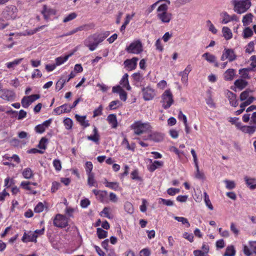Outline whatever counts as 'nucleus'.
<instances>
[{
  "label": "nucleus",
  "mask_w": 256,
  "mask_h": 256,
  "mask_svg": "<svg viewBox=\"0 0 256 256\" xmlns=\"http://www.w3.org/2000/svg\"><path fill=\"white\" fill-rule=\"evenodd\" d=\"M226 96L228 98L230 104L234 107H236L238 105V102L236 100V95L230 90H227L226 92Z\"/></svg>",
  "instance_id": "16"
},
{
  "label": "nucleus",
  "mask_w": 256,
  "mask_h": 256,
  "mask_svg": "<svg viewBox=\"0 0 256 256\" xmlns=\"http://www.w3.org/2000/svg\"><path fill=\"white\" fill-rule=\"evenodd\" d=\"M64 124L67 130H70L72 126V120L70 118H66L64 120Z\"/></svg>",
  "instance_id": "47"
},
{
  "label": "nucleus",
  "mask_w": 256,
  "mask_h": 256,
  "mask_svg": "<svg viewBox=\"0 0 256 256\" xmlns=\"http://www.w3.org/2000/svg\"><path fill=\"white\" fill-rule=\"evenodd\" d=\"M90 28H90V24H84V25L80 26L78 27H77V28L73 29L72 30H70V32L72 35V34H74L75 33L78 32V31H82V30H87L90 29Z\"/></svg>",
  "instance_id": "33"
},
{
  "label": "nucleus",
  "mask_w": 256,
  "mask_h": 256,
  "mask_svg": "<svg viewBox=\"0 0 256 256\" xmlns=\"http://www.w3.org/2000/svg\"><path fill=\"white\" fill-rule=\"evenodd\" d=\"M248 68H242L239 70V74L241 75V76L243 78H248L249 79L250 77L248 76Z\"/></svg>",
  "instance_id": "45"
},
{
  "label": "nucleus",
  "mask_w": 256,
  "mask_h": 256,
  "mask_svg": "<svg viewBox=\"0 0 256 256\" xmlns=\"http://www.w3.org/2000/svg\"><path fill=\"white\" fill-rule=\"evenodd\" d=\"M149 160L152 164L148 166V168L150 172H154L156 169L162 167L164 165V162L162 161L154 160L152 162L151 159H150Z\"/></svg>",
  "instance_id": "18"
},
{
  "label": "nucleus",
  "mask_w": 256,
  "mask_h": 256,
  "mask_svg": "<svg viewBox=\"0 0 256 256\" xmlns=\"http://www.w3.org/2000/svg\"><path fill=\"white\" fill-rule=\"evenodd\" d=\"M143 98L145 100H152L155 96L154 90L150 86L144 88L142 89Z\"/></svg>",
  "instance_id": "11"
},
{
  "label": "nucleus",
  "mask_w": 256,
  "mask_h": 256,
  "mask_svg": "<svg viewBox=\"0 0 256 256\" xmlns=\"http://www.w3.org/2000/svg\"><path fill=\"white\" fill-rule=\"evenodd\" d=\"M128 53L139 54L143 50L142 44L140 40H136L132 42L126 48Z\"/></svg>",
  "instance_id": "5"
},
{
  "label": "nucleus",
  "mask_w": 256,
  "mask_h": 256,
  "mask_svg": "<svg viewBox=\"0 0 256 256\" xmlns=\"http://www.w3.org/2000/svg\"><path fill=\"white\" fill-rule=\"evenodd\" d=\"M192 66L190 64L188 65L186 68H185V70L182 71L180 72L179 73V76H182V82L186 84L188 83V75L190 72L192 70Z\"/></svg>",
  "instance_id": "17"
},
{
  "label": "nucleus",
  "mask_w": 256,
  "mask_h": 256,
  "mask_svg": "<svg viewBox=\"0 0 256 256\" xmlns=\"http://www.w3.org/2000/svg\"><path fill=\"white\" fill-rule=\"evenodd\" d=\"M174 218L176 220H177L179 222H181L182 224H186L188 228L190 226V224L189 222H188V220L184 217H179V216H176L174 217Z\"/></svg>",
  "instance_id": "55"
},
{
  "label": "nucleus",
  "mask_w": 256,
  "mask_h": 256,
  "mask_svg": "<svg viewBox=\"0 0 256 256\" xmlns=\"http://www.w3.org/2000/svg\"><path fill=\"white\" fill-rule=\"evenodd\" d=\"M224 182L226 184V188L228 190H232L236 186L235 183L234 181L225 180Z\"/></svg>",
  "instance_id": "57"
},
{
  "label": "nucleus",
  "mask_w": 256,
  "mask_h": 256,
  "mask_svg": "<svg viewBox=\"0 0 256 256\" xmlns=\"http://www.w3.org/2000/svg\"><path fill=\"white\" fill-rule=\"evenodd\" d=\"M72 55V54H70L66 55L64 56H60L57 58L56 59V66L61 65L62 64H64V62H66L68 58Z\"/></svg>",
  "instance_id": "35"
},
{
  "label": "nucleus",
  "mask_w": 256,
  "mask_h": 256,
  "mask_svg": "<svg viewBox=\"0 0 256 256\" xmlns=\"http://www.w3.org/2000/svg\"><path fill=\"white\" fill-rule=\"evenodd\" d=\"M195 165L196 168V172H195V178L199 180H204L205 178L204 174V172L200 170L198 164H196Z\"/></svg>",
  "instance_id": "39"
},
{
  "label": "nucleus",
  "mask_w": 256,
  "mask_h": 256,
  "mask_svg": "<svg viewBox=\"0 0 256 256\" xmlns=\"http://www.w3.org/2000/svg\"><path fill=\"white\" fill-rule=\"evenodd\" d=\"M231 3L234 6V12L240 14L246 12L252 5L250 0H232Z\"/></svg>",
  "instance_id": "2"
},
{
  "label": "nucleus",
  "mask_w": 256,
  "mask_h": 256,
  "mask_svg": "<svg viewBox=\"0 0 256 256\" xmlns=\"http://www.w3.org/2000/svg\"><path fill=\"white\" fill-rule=\"evenodd\" d=\"M88 184L90 186L98 187V184L94 179V174H88Z\"/></svg>",
  "instance_id": "29"
},
{
  "label": "nucleus",
  "mask_w": 256,
  "mask_h": 256,
  "mask_svg": "<svg viewBox=\"0 0 256 256\" xmlns=\"http://www.w3.org/2000/svg\"><path fill=\"white\" fill-rule=\"evenodd\" d=\"M128 76V74H125L120 80V84L124 88H126L127 90H129L131 89V87L129 84Z\"/></svg>",
  "instance_id": "27"
},
{
  "label": "nucleus",
  "mask_w": 256,
  "mask_h": 256,
  "mask_svg": "<svg viewBox=\"0 0 256 256\" xmlns=\"http://www.w3.org/2000/svg\"><path fill=\"white\" fill-rule=\"evenodd\" d=\"M162 103L164 109L168 108L174 103L173 96L170 90L164 91L162 96Z\"/></svg>",
  "instance_id": "4"
},
{
  "label": "nucleus",
  "mask_w": 256,
  "mask_h": 256,
  "mask_svg": "<svg viewBox=\"0 0 256 256\" xmlns=\"http://www.w3.org/2000/svg\"><path fill=\"white\" fill-rule=\"evenodd\" d=\"M67 82L64 79V78H60L56 82V90L57 91L60 90L62 88L64 87V84Z\"/></svg>",
  "instance_id": "43"
},
{
  "label": "nucleus",
  "mask_w": 256,
  "mask_h": 256,
  "mask_svg": "<svg viewBox=\"0 0 256 256\" xmlns=\"http://www.w3.org/2000/svg\"><path fill=\"white\" fill-rule=\"evenodd\" d=\"M18 8L14 6H6L2 12L4 17L7 20L14 19L17 16Z\"/></svg>",
  "instance_id": "7"
},
{
  "label": "nucleus",
  "mask_w": 256,
  "mask_h": 256,
  "mask_svg": "<svg viewBox=\"0 0 256 256\" xmlns=\"http://www.w3.org/2000/svg\"><path fill=\"white\" fill-rule=\"evenodd\" d=\"M84 44L90 51H94L98 46L96 41L92 35L88 36L84 41Z\"/></svg>",
  "instance_id": "13"
},
{
  "label": "nucleus",
  "mask_w": 256,
  "mask_h": 256,
  "mask_svg": "<svg viewBox=\"0 0 256 256\" xmlns=\"http://www.w3.org/2000/svg\"><path fill=\"white\" fill-rule=\"evenodd\" d=\"M77 16V14L75 12H72L68 15L66 16L64 18L63 20L64 22H67L70 20H72L76 18Z\"/></svg>",
  "instance_id": "50"
},
{
  "label": "nucleus",
  "mask_w": 256,
  "mask_h": 256,
  "mask_svg": "<svg viewBox=\"0 0 256 256\" xmlns=\"http://www.w3.org/2000/svg\"><path fill=\"white\" fill-rule=\"evenodd\" d=\"M48 139L45 138H42L39 142L38 148L40 149L45 150L46 148V143Z\"/></svg>",
  "instance_id": "49"
},
{
  "label": "nucleus",
  "mask_w": 256,
  "mask_h": 256,
  "mask_svg": "<svg viewBox=\"0 0 256 256\" xmlns=\"http://www.w3.org/2000/svg\"><path fill=\"white\" fill-rule=\"evenodd\" d=\"M93 168V164L91 162H87L85 164V169L87 174H93L92 171Z\"/></svg>",
  "instance_id": "46"
},
{
  "label": "nucleus",
  "mask_w": 256,
  "mask_h": 256,
  "mask_svg": "<svg viewBox=\"0 0 256 256\" xmlns=\"http://www.w3.org/2000/svg\"><path fill=\"white\" fill-rule=\"evenodd\" d=\"M204 200L206 206L208 207V208L210 210H212L214 209V207L211 203V202L209 198L208 195L207 194L206 192L204 193Z\"/></svg>",
  "instance_id": "44"
},
{
  "label": "nucleus",
  "mask_w": 256,
  "mask_h": 256,
  "mask_svg": "<svg viewBox=\"0 0 256 256\" xmlns=\"http://www.w3.org/2000/svg\"><path fill=\"white\" fill-rule=\"evenodd\" d=\"M220 22L222 24H226L232 22H239V18L235 14L230 15L228 12L223 11L220 13Z\"/></svg>",
  "instance_id": "6"
},
{
  "label": "nucleus",
  "mask_w": 256,
  "mask_h": 256,
  "mask_svg": "<svg viewBox=\"0 0 256 256\" xmlns=\"http://www.w3.org/2000/svg\"><path fill=\"white\" fill-rule=\"evenodd\" d=\"M256 129V126H244L242 128V132L248 134H252L255 132Z\"/></svg>",
  "instance_id": "40"
},
{
  "label": "nucleus",
  "mask_w": 256,
  "mask_h": 256,
  "mask_svg": "<svg viewBox=\"0 0 256 256\" xmlns=\"http://www.w3.org/2000/svg\"><path fill=\"white\" fill-rule=\"evenodd\" d=\"M22 58L14 60L12 62H7L6 66L8 68H14L22 62Z\"/></svg>",
  "instance_id": "41"
},
{
  "label": "nucleus",
  "mask_w": 256,
  "mask_h": 256,
  "mask_svg": "<svg viewBox=\"0 0 256 256\" xmlns=\"http://www.w3.org/2000/svg\"><path fill=\"white\" fill-rule=\"evenodd\" d=\"M44 209V205L41 202H39L34 208L35 212L40 213L42 212Z\"/></svg>",
  "instance_id": "58"
},
{
  "label": "nucleus",
  "mask_w": 256,
  "mask_h": 256,
  "mask_svg": "<svg viewBox=\"0 0 256 256\" xmlns=\"http://www.w3.org/2000/svg\"><path fill=\"white\" fill-rule=\"evenodd\" d=\"M206 24L208 27V30L210 31L214 34H216L218 30L216 28H215L214 25L212 23L210 20H208L206 21Z\"/></svg>",
  "instance_id": "53"
},
{
  "label": "nucleus",
  "mask_w": 256,
  "mask_h": 256,
  "mask_svg": "<svg viewBox=\"0 0 256 256\" xmlns=\"http://www.w3.org/2000/svg\"><path fill=\"white\" fill-rule=\"evenodd\" d=\"M108 124L111 125V127L116 128L118 126V122L116 115L114 114H109L106 118Z\"/></svg>",
  "instance_id": "23"
},
{
  "label": "nucleus",
  "mask_w": 256,
  "mask_h": 256,
  "mask_svg": "<svg viewBox=\"0 0 256 256\" xmlns=\"http://www.w3.org/2000/svg\"><path fill=\"white\" fill-rule=\"evenodd\" d=\"M124 208L129 214H132L134 212V208L132 204L129 202H127L124 204Z\"/></svg>",
  "instance_id": "59"
},
{
  "label": "nucleus",
  "mask_w": 256,
  "mask_h": 256,
  "mask_svg": "<svg viewBox=\"0 0 256 256\" xmlns=\"http://www.w3.org/2000/svg\"><path fill=\"white\" fill-rule=\"evenodd\" d=\"M132 130L136 135H140L151 130L152 127L148 122H143L141 120L135 121L130 126Z\"/></svg>",
  "instance_id": "3"
},
{
  "label": "nucleus",
  "mask_w": 256,
  "mask_h": 256,
  "mask_svg": "<svg viewBox=\"0 0 256 256\" xmlns=\"http://www.w3.org/2000/svg\"><path fill=\"white\" fill-rule=\"evenodd\" d=\"M252 91L248 89L242 92L240 95V100L243 101L247 99L248 98L250 93Z\"/></svg>",
  "instance_id": "51"
},
{
  "label": "nucleus",
  "mask_w": 256,
  "mask_h": 256,
  "mask_svg": "<svg viewBox=\"0 0 256 256\" xmlns=\"http://www.w3.org/2000/svg\"><path fill=\"white\" fill-rule=\"evenodd\" d=\"M104 183L106 187L112 190H117L119 188V184L117 182H108L106 179H105Z\"/></svg>",
  "instance_id": "28"
},
{
  "label": "nucleus",
  "mask_w": 256,
  "mask_h": 256,
  "mask_svg": "<svg viewBox=\"0 0 256 256\" xmlns=\"http://www.w3.org/2000/svg\"><path fill=\"white\" fill-rule=\"evenodd\" d=\"M164 135L158 132H154L149 135V139L155 142H160L162 140Z\"/></svg>",
  "instance_id": "22"
},
{
  "label": "nucleus",
  "mask_w": 256,
  "mask_h": 256,
  "mask_svg": "<svg viewBox=\"0 0 256 256\" xmlns=\"http://www.w3.org/2000/svg\"><path fill=\"white\" fill-rule=\"evenodd\" d=\"M76 120L80 124V125L84 128L88 127L90 126L88 121L86 120V116H80L78 114L75 115Z\"/></svg>",
  "instance_id": "24"
},
{
  "label": "nucleus",
  "mask_w": 256,
  "mask_h": 256,
  "mask_svg": "<svg viewBox=\"0 0 256 256\" xmlns=\"http://www.w3.org/2000/svg\"><path fill=\"white\" fill-rule=\"evenodd\" d=\"M90 28H90V24H84V25L80 26L78 27H77V28L73 29L72 30H70V32L72 35V34H74L75 33L78 32V31H82V30H87L90 29Z\"/></svg>",
  "instance_id": "32"
},
{
  "label": "nucleus",
  "mask_w": 256,
  "mask_h": 256,
  "mask_svg": "<svg viewBox=\"0 0 256 256\" xmlns=\"http://www.w3.org/2000/svg\"><path fill=\"white\" fill-rule=\"evenodd\" d=\"M223 36L226 40L231 39L232 37V34L230 29L228 26H224L222 28Z\"/></svg>",
  "instance_id": "26"
},
{
  "label": "nucleus",
  "mask_w": 256,
  "mask_h": 256,
  "mask_svg": "<svg viewBox=\"0 0 256 256\" xmlns=\"http://www.w3.org/2000/svg\"><path fill=\"white\" fill-rule=\"evenodd\" d=\"M54 225L58 228H65L68 225V219L64 216L57 214L53 221Z\"/></svg>",
  "instance_id": "8"
},
{
  "label": "nucleus",
  "mask_w": 256,
  "mask_h": 256,
  "mask_svg": "<svg viewBox=\"0 0 256 256\" xmlns=\"http://www.w3.org/2000/svg\"><path fill=\"white\" fill-rule=\"evenodd\" d=\"M234 85L238 88L242 90L248 85V82L243 79H238L234 82Z\"/></svg>",
  "instance_id": "30"
},
{
  "label": "nucleus",
  "mask_w": 256,
  "mask_h": 256,
  "mask_svg": "<svg viewBox=\"0 0 256 256\" xmlns=\"http://www.w3.org/2000/svg\"><path fill=\"white\" fill-rule=\"evenodd\" d=\"M93 134V135L88 136L87 139L94 142L96 144H98L100 141V135L98 133V130L95 126H94Z\"/></svg>",
  "instance_id": "21"
},
{
  "label": "nucleus",
  "mask_w": 256,
  "mask_h": 256,
  "mask_svg": "<svg viewBox=\"0 0 256 256\" xmlns=\"http://www.w3.org/2000/svg\"><path fill=\"white\" fill-rule=\"evenodd\" d=\"M164 0H158L155 3L152 4L147 10L148 13L150 14L152 12L156 7L158 6L160 4H164L162 2Z\"/></svg>",
  "instance_id": "52"
},
{
  "label": "nucleus",
  "mask_w": 256,
  "mask_h": 256,
  "mask_svg": "<svg viewBox=\"0 0 256 256\" xmlns=\"http://www.w3.org/2000/svg\"><path fill=\"white\" fill-rule=\"evenodd\" d=\"M244 180L246 184L250 186L251 189L256 188V182L254 179L248 178L247 176L244 178Z\"/></svg>",
  "instance_id": "38"
},
{
  "label": "nucleus",
  "mask_w": 256,
  "mask_h": 256,
  "mask_svg": "<svg viewBox=\"0 0 256 256\" xmlns=\"http://www.w3.org/2000/svg\"><path fill=\"white\" fill-rule=\"evenodd\" d=\"M168 4H160L158 7L156 13L157 18L162 24H168L172 20V14L168 11L170 2L166 0Z\"/></svg>",
  "instance_id": "1"
},
{
  "label": "nucleus",
  "mask_w": 256,
  "mask_h": 256,
  "mask_svg": "<svg viewBox=\"0 0 256 256\" xmlns=\"http://www.w3.org/2000/svg\"><path fill=\"white\" fill-rule=\"evenodd\" d=\"M236 75V70L233 68L227 70L224 74V78L226 81L232 80Z\"/></svg>",
  "instance_id": "20"
},
{
  "label": "nucleus",
  "mask_w": 256,
  "mask_h": 256,
  "mask_svg": "<svg viewBox=\"0 0 256 256\" xmlns=\"http://www.w3.org/2000/svg\"><path fill=\"white\" fill-rule=\"evenodd\" d=\"M53 166L56 171H60L62 169V164L59 160L55 159L53 160Z\"/></svg>",
  "instance_id": "54"
},
{
  "label": "nucleus",
  "mask_w": 256,
  "mask_h": 256,
  "mask_svg": "<svg viewBox=\"0 0 256 256\" xmlns=\"http://www.w3.org/2000/svg\"><path fill=\"white\" fill-rule=\"evenodd\" d=\"M22 174L26 179H30L34 176L33 172L30 168H24L22 171Z\"/></svg>",
  "instance_id": "31"
},
{
  "label": "nucleus",
  "mask_w": 256,
  "mask_h": 256,
  "mask_svg": "<svg viewBox=\"0 0 256 256\" xmlns=\"http://www.w3.org/2000/svg\"><path fill=\"white\" fill-rule=\"evenodd\" d=\"M236 58V56L232 49L224 48L220 58V60L224 61L227 59L229 62H231L234 60Z\"/></svg>",
  "instance_id": "9"
},
{
  "label": "nucleus",
  "mask_w": 256,
  "mask_h": 256,
  "mask_svg": "<svg viewBox=\"0 0 256 256\" xmlns=\"http://www.w3.org/2000/svg\"><path fill=\"white\" fill-rule=\"evenodd\" d=\"M110 208L108 207H105L104 208L103 210L100 212V216L106 217L108 218H111L112 217L110 216L109 213Z\"/></svg>",
  "instance_id": "60"
},
{
  "label": "nucleus",
  "mask_w": 256,
  "mask_h": 256,
  "mask_svg": "<svg viewBox=\"0 0 256 256\" xmlns=\"http://www.w3.org/2000/svg\"><path fill=\"white\" fill-rule=\"evenodd\" d=\"M180 190L178 188H170L168 189L167 192L170 196H174L176 194L180 192Z\"/></svg>",
  "instance_id": "63"
},
{
  "label": "nucleus",
  "mask_w": 256,
  "mask_h": 256,
  "mask_svg": "<svg viewBox=\"0 0 256 256\" xmlns=\"http://www.w3.org/2000/svg\"><path fill=\"white\" fill-rule=\"evenodd\" d=\"M14 92L10 90L2 89L0 91V98L6 101H13L15 98Z\"/></svg>",
  "instance_id": "10"
},
{
  "label": "nucleus",
  "mask_w": 256,
  "mask_h": 256,
  "mask_svg": "<svg viewBox=\"0 0 256 256\" xmlns=\"http://www.w3.org/2000/svg\"><path fill=\"white\" fill-rule=\"evenodd\" d=\"M29 100L28 98L26 96H24L22 100V106L24 108H28L30 105L31 104L30 102L28 100Z\"/></svg>",
  "instance_id": "62"
},
{
  "label": "nucleus",
  "mask_w": 256,
  "mask_h": 256,
  "mask_svg": "<svg viewBox=\"0 0 256 256\" xmlns=\"http://www.w3.org/2000/svg\"><path fill=\"white\" fill-rule=\"evenodd\" d=\"M242 34L244 38H248L252 36L253 31L250 28L246 27L244 29Z\"/></svg>",
  "instance_id": "36"
},
{
  "label": "nucleus",
  "mask_w": 256,
  "mask_h": 256,
  "mask_svg": "<svg viewBox=\"0 0 256 256\" xmlns=\"http://www.w3.org/2000/svg\"><path fill=\"white\" fill-rule=\"evenodd\" d=\"M96 234L99 238H104L108 236V232L101 228H98Z\"/></svg>",
  "instance_id": "42"
},
{
  "label": "nucleus",
  "mask_w": 256,
  "mask_h": 256,
  "mask_svg": "<svg viewBox=\"0 0 256 256\" xmlns=\"http://www.w3.org/2000/svg\"><path fill=\"white\" fill-rule=\"evenodd\" d=\"M41 13L43 15L44 18L48 20L50 16L55 15L56 14V10L48 7L46 5H44Z\"/></svg>",
  "instance_id": "12"
},
{
  "label": "nucleus",
  "mask_w": 256,
  "mask_h": 256,
  "mask_svg": "<svg viewBox=\"0 0 256 256\" xmlns=\"http://www.w3.org/2000/svg\"><path fill=\"white\" fill-rule=\"evenodd\" d=\"M254 16L251 13H248L244 15L242 20V22L244 26H248L252 22Z\"/></svg>",
  "instance_id": "25"
},
{
  "label": "nucleus",
  "mask_w": 256,
  "mask_h": 256,
  "mask_svg": "<svg viewBox=\"0 0 256 256\" xmlns=\"http://www.w3.org/2000/svg\"><path fill=\"white\" fill-rule=\"evenodd\" d=\"M38 235L36 234L34 232H30L28 235V242H36Z\"/></svg>",
  "instance_id": "61"
},
{
  "label": "nucleus",
  "mask_w": 256,
  "mask_h": 256,
  "mask_svg": "<svg viewBox=\"0 0 256 256\" xmlns=\"http://www.w3.org/2000/svg\"><path fill=\"white\" fill-rule=\"evenodd\" d=\"M236 254V250L233 246H228L226 250L224 256H234Z\"/></svg>",
  "instance_id": "37"
},
{
  "label": "nucleus",
  "mask_w": 256,
  "mask_h": 256,
  "mask_svg": "<svg viewBox=\"0 0 256 256\" xmlns=\"http://www.w3.org/2000/svg\"><path fill=\"white\" fill-rule=\"evenodd\" d=\"M90 28H90V24H84V25L80 26L78 27H77V28L73 29L72 30H70V32L72 35V34H74L75 33L78 32V31H82V30H87L90 29Z\"/></svg>",
  "instance_id": "34"
},
{
  "label": "nucleus",
  "mask_w": 256,
  "mask_h": 256,
  "mask_svg": "<svg viewBox=\"0 0 256 256\" xmlns=\"http://www.w3.org/2000/svg\"><path fill=\"white\" fill-rule=\"evenodd\" d=\"M202 57L210 63H214V66L216 68H218L220 66V64L216 60V57L208 52L204 53L202 54Z\"/></svg>",
  "instance_id": "19"
},
{
  "label": "nucleus",
  "mask_w": 256,
  "mask_h": 256,
  "mask_svg": "<svg viewBox=\"0 0 256 256\" xmlns=\"http://www.w3.org/2000/svg\"><path fill=\"white\" fill-rule=\"evenodd\" d=\"M138 60V58L134 57L132 59L126 60L124 62V64L129 70H132L136 68Z\"/></svg>",
  "instance_id": "15"
},
{
  "label": "nucleus",
  "mask_w": 256,
  "mask_h": 256,
  "mask_svg": "<svg viewBox=\"0 0 256 256\" xmlns=\"http://www.w3.org/2000/svg\"><path fill=\"white\" fill-rule=\"evenodd\" d=\"M102 105H100L98 108L96 109L94 111V115L93 117L95 118L96 116H100L102 114Z\"/></svg>",
  "instance_id": "64"
},
{
  "label": "nucleus",
  "mask_w": 256,
  "mask_h": 256,
  "mask_svg": "<svg viewBox=\"0 0 256 256\" xmlns=\"http://www.w3.org/2000/svg\"><path fill=\"white\" fill-rule=\"evenodd\" d=\"M72 110L70 106L68 104H64L54 109V112L56 115H60L63 113L70 112Z\"/></svg>",
  "instance_id": "14"
},
{
  "label": "nucleus",
  "mask_w": 256,
  "mask_h": 256,
  "mask_svg": "<svg viewBox=\"0 0 256 256\" xmlns=\"http://www.w3.org/2000/svg\"><path fill=\"white\" fill-rule=\"evenodd\" d=\"M120 105V102L119 100H114L110 102L109 108L110 110H115Z\"/></svg>",
  "instance_id": "56"
},
{
  "label": "nucleus",
  "mask_w": 256,
  "mask_h": 256,
  "mask_svg": "<svg viewBox=\"0 0 256 256\" xmlns=\"http://www.w3.org/2000/svg\"><path fill=\"white\" fill-rule=\"evenodd\" d=\"M254 44L253 41L250 42L246 47V52L248 54H251L254 51Z\"/></svg>",
  "instance_id": "48"
}]
</instances>
